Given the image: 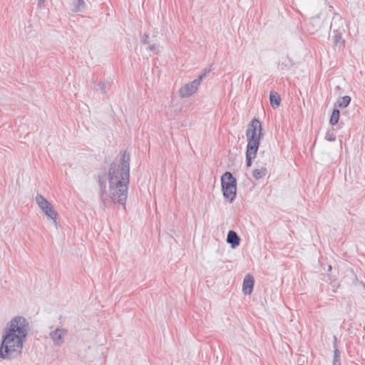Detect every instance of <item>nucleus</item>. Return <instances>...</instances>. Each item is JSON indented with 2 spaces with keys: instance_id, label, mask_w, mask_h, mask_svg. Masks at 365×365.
Returning a JSON list of instances; mask_svg holds the SVG:
<instances>
[{
  "instance_id": "nucleus-1",
  "label": "nucleus",
  "mask_w": 365,
  "mask_h": 365,
  "mask_svg": "<svg viewBox=\"0 0 365 365\" xmlns=\"http://www.w3.org/2000/svg\"><path fill=\"white\" fill-rule=\"evenodd\" d=\"M9 326L4 330L0 346V358L3 359H11L21 355L24 340L30 329L28 320L21 316L14 317Z\"/></svg>"
},
{
  "instance_id": "nucleus-30",
  "label": "nucleus",
  "mask_w": 365,
  "mask_h": 365,
  "mask_svg": "<svg viewBox=\"0 0 365 365\" xmlns=\"http://www.w3.org/2000/svg\"><path fill=\"white\" fill-rule=\"evenodd\" d=\"M210 72V69H205L204 72L202 74H205V77L207 76V73Z\"/></svg>"
},
{
  "instance_id": "nucleus-15",
  "label": "nucleus",
  "mask_w": 365,
  "mask_h": 365,
  "mask_svg": "<svg viewBox=\"0 0 365 365\" xmlns=\"http://www.w3.org/2000/svg\"><path fill=\"white\" fill-rule=\"evenodd\" d=\"M36 202L38 204L39 208L43 210L44 208L51 205L42 195L37 194L36 196Z\"/></svg>"
},
{
  "instance_id": "nucleus-2",
  "label": "nucleus",
  "mask_w": 365,
  "mask_h": 365,
  "mask_svg": "<svg viewBox=\"0 0 365 365\" xmlns=\"http://www.w3.org/2000/svg\"><path fill=\"white\" fill-rule=\"evenodd\" d=\"M130 154L125 150L120 157V163L113 162L109 168L108 180L109 183L130 182Z\"/></svg>"
},
{
  "instance_id": "nucleus-23",
  "label": "nucleus",
  "mask_w": 365,
  "mask_h": 365,
  "mask_svg": "<svg viewBox=\"0 0 365 365\" xmlns=\"http://www.w3.org/2000/svg\"><path fill=\"white\" fill-rule=\"evenodd\" d=\"M325 138L329 141H334L336 140V136L333 132L328 131L326 134Z\"/></svg>"
},
{
  "instance_id": "nucleus-32",
  "label": "nucleus",
  "mask_w": 365,
  "mask_h": 365,
  "mask_svg": "<svg viewBox=\"0 0 365 365\" xmlns=\"http://www.w3.org/2000/svg\"><path fill=\"white\" fill-rule=\"evenodd\" d=\"M331 269V265H329V271H330Z\"/></svg>"
},
{
  "instance_id": "nucleus-10",
  "label": "nucleus",
  "mask_w": 365,
  "mask_h": 365,
  "mask_svg": "<svg viewBox=\"0 0 365 365\" xmlns=\"http://www.w3.org/2000/svg\"><path fill=\"white\" fill-rule=\"evenodd\" d=\"M108 176L106 172H103L98 175V182L100 187V195L102 197L107 193L106 192V181Z\"/></svg>"
},
{
  "instance_id": "nucleus-18",
  "label": "nucleus",
  "mask_w": 365,
  "mask_h": 365,
  "mask_svg": "<svg viewBox=\"0 0 365 365\" xmlns=\"http://www.w3.org/2000/svg\"><path fill=\"white\" fill-rule=\"evenodd\" d=\"M267 173V170L265 168L261 169H255L252 172V176L255 179L259 180L265 176Z\"/></svg>"
},
{
  "instance_id": "nucleus-22",
  "label": "nucleus",
  "mask_w": 365,
  "mask_h": 365,
  "mask_svg": "<svg viewBox=\"0 0 365 365\" xmlns=\"http://www.w3.org/2000/svg\"><path fill=\"white\" fill-rule=\"evenodd\" d=\"M334 43L335 46H337L339 43H344V41L342 40L341 35L340 34H336L334 37Z\"/></svg>"
},
{
  "instance_id": "nucleus-31",
  "label": "nucleus",
  "mask_w": 365,
  "mask_h": 365,
  "mask_svg": "<svg viewBox=\"0 0 365 365\" xmlns=\"http://www.w3.org/2000/svg\"><path fill=\"white\" fill-rule=\"evenodd\" d=\"M332 365H341V361H339V362L333 361Z\"/></svg>"
},
{
  "instance_id": "nucleus-19",
  "label": "nucleus",
  "mask_w": 365,
  "mask_h": 365,
  "mask_svg": "<svg viewBox=\"0 0 365 365\" xmlns=\"http://www.w3.org/2000/svg\"><path fill=\"white\" fill-rule=\"evenodd\" d=\"M86 4L84 0H76L73 11L75 12H83L86 10Z\"/></svg>"
},
{
  "instance_id": "nucleus-21",
  "label": "nucleus",
  "mask_w": 365,
  "mask_h": 365,
  "mask_svg": "<svg viewBox=\"0 0 365 365\" xmlns=\"http://www.w3.org/2000/svg\"><path fill=\"white\" fill-rule=\"evenodd\" d=\"M256 157L255 154H252L250 153L246 152V165L247 167H250L252 163V160L255 159Z\"/></svg>"
},
{
  "instance_id": "nucleus-14",
  "label": "nucleus",
  "mask_w": 365,
  "mask_h": 365,
  "mask_svg": "<svg viewBox=\"0 0 365 365\" xmlns=\"http://www.w3.org/2000/svg\"><path fill=\"white\" fill-rule=\"evenodd\" d=\"M269 101L271 106L275 108L280 105L281 98L277 92L272 91L269 93Z\"/></svg>"
},
{
  "instance_id": "nucleus-12",
  "label": "nucleus",
  "mask_w": 365,
  "mask_h": 365,
  "mask_svg": "<svg viewBox=\"0 0 365 365\" xmlns=\"http://www.w3.org/2000/svg\"><path fill=\"white\" fill-rule=\"evenodd\" d=\"M41 211L46 215V216L47 217L48 219L52 220L53 221V222L55 223V225L57 224L56 220H57L58 214L56 212V210H54L52 205L47 207L46 208H44Z\"/></svg>"
},
{
  "instance_id": "nucleus-3",
  "label": "nucleus",
  "mask_w": 365,
  "mask_h": 365,
  "mask_svg": "<svg viewBox=\"0 0 365 365\" xmlns=\"http://www.w3.org/2000/svg\"><path fill=\"white\" fill-rule=\"evenodd\" d=\"M221 186L224 198L232 202L236 198L237 180L230 172L227 171L221 176Z\"/></svg>"
},
{
  "instance_id": "nucleus-25",
  "label": "nucleus",
  "mask_w": 365,
  "mask_h": 365,
  "mask_svg": "<svg viewBox=\"0 0 365 365\" xmlns=\"http://www.w3.org/2000/svg\"><path fill=\"white\" fill-rule=\"evenodd\" d=\"M148 48L150 51L157 53V46L155 44L149 46Z\"/></svg>"
},
{
  "instance_id": "nucleus-7",
  "label": "nucleus",
  "mask_w": 365,
  "mask_h": 365,
  "mask_svg": "<svg viewBox=\"0 0 365 365\" xmlns=\"http://www.w3.org/2000/svg\"><path fill=\"white\" fill-rule=\"evenodd\" d=\"M68 331L66 329L56 328L49 334L53 344L56 346H61L64 342V337Z\"/></svg>"
},
{
  "instance_id": "nucleus-11",
  "label": "nucleus",
  "mask_w": 365,
  "mask_h": 365,
  "mask_svg": "<svg viewBox=\"0 0 365 365\" xmlns=\"http://www.w3.org/2000/svg\"><path fill=\"white\" fill-rule=\"evenodd\" d=\"M227 242L234 249L240 245V238L235 231L230 230L227 234Z\"/></svg>"
},
{
  "instance_id": "nucleus-28",
  "label": "nucleus",
  "mask_w": 365,
  "mask_h": 365,
  "mask_svg": "<svg viewBox=\"0 0 365 365\" xmlns=\"http://www.w3.org/2000/svg\"><path fill=\"white\" fill-rule=\"evenodd\" d=\"M46 0H38V6L39 7H41L43 6L44 2L46 1Z\"/></svg>"
},
{
  "instance_id": "nucleus-17",
  "label": "nucleus",
  "mask_w": 365,
  "mask_h": 365,
  "mask_svg": "<svg viewBox=\"0 0 365 365\" xmlns=\"http://www.w3.org/2000/svg\"><path fill=\"white\" fill-rule=\"evenodd\" d=\"M339 115H340L339 110L336 108H334L331 115V118H330V120H329V123L331 125H336L339 122Z\"/></svg>"
},
{
  "instance_id": "nucleus-16",
  "label": "nucleus",
  "mask_w": 365,
  "mask_h": 365,
  "mask_svg": "<svg viewBox=\"0 0 365 365\" xmlns=\"http://www.w3.org/2000/svg\"><path fill=\"white\" fill-rule=\"evenodd\" d=\"M351 102V98L349 96H344L341 98H339L335 106H338L341 108H346L349 106Z\"/></svg>"
},
{
  "instance_id": "nucleus-5",
  "label": "nucleus",
  "mask_w": 365,
  "mask_h": 365,
  "mask_svg": "<svg viewBox=\"0 0 365 365\" xmlns=\"http://www.w3.org/2000/svg\"><path fill=\"white\" fill-rule=\"evenodd\" d=\"M205 78V74H200L196 79L189 83L182 86L179 90V95L182 98L191 96L198 89L202 80Z\"/></svg>"
},
{
  "instance_id": "nucleus-8",
  "label": "nucleus",
  "mask_w": 365,
  "mask_h": 365,
  "mask_svg": "<svg viewBox=\"0 0 365 365\" xmlns=\"http://www.w3.org/2000/svg\"><path fill=\"white\" fill-rule=\"evenodd\" d=\"M255 279L251 274H247L243 280L242 291L245 294H250L252 292Z\"/></svg>"
},
{
  "instance_id": "nucleus-26",
  "label": "nucleus",
  "mask_w": 365,
  "mask_h": 365,
  "mask_svg": "<svg viewBox=\"0 0 365 365\" xmlns=\"http://www.w3.org/2000/svg\"><path fill=\"white\" fill-rule=\"evenodd\" d=\"M334 356H340L339 348H336L335 350H334Z\"/></svg>"
},
{
  "instance_id": "nucleus-20",
  "label": "nucleus",
  "mask_w": 365,
  "mask_h": 365,
  "mask_svg": "<svg viewBox=\"0 0 365 365\" xmlns=\"http://www.w3.org/2000/svg\"><path fill=\"white\" fill-rule=\"evenodd\" d=\"M96 91H101L103 93H106V83L105 82L99 81L93 86Z\"/></svg>"
},
{
  "instance_id": "nucleus-9",
  "label": "nucleus",
  "mask_w": 365,
  "mask_h": 365,
  "mask_svg": "<svg viewBox=\"0 0 365 365\" xmlns=\"http://www.w3.org/2000/svg\"><path fill=\"white\" fill-rule=\"evenodd\" d=\"M247 145L246 152H250V153L256 155L259 145L260 138H247Z\"/></svg>"
},
{
  "instance_id": "nucleus-6",
  "label": "nucleus",
  "mask_w": 365,
  "mask_h": 365,
  "mask_svg": "<svg viewBox=\"0 0 365 365\" xmlns=\"http://www.w3.org/2000/svg\"><path fill=\"white\" fill-rule=\"evenodd\" d=\"M262 134V125L259 120L255 118L248 125V128L246 131L247 138H257Z\"/></svg>"
},
{
  "instance_id": "nucleus-29",
  "label": "nucleus",
  "mask_w": 365,
  "mask_h": 365,
  "mask_svg": "<svg viewBox=\"0 0 365 365\" xmlns=\"http://www.w3.org/2000/svg\"><path fill=\"white\" fill-rule=\"evenodd\" d=\"M333 361H336V362L340 361V356H334Z\"/></svg>"
},
{
  "instance_id": "nucleus-4",
  "label": "nucleus",
  "mask_w": 365,
  "mask_h": 365,
  "mask_svg": "<svg viewBox=\"0 0 365 365\" xmlns=\"http://www.w3.org/2000/svg\"><path fill=\"white\" fill-rule=\"evenodd\" d=\"M129 182H118L109 183V197L114 203H119L123 205L125 208V202L128 197Z\"/></svg>"
},
{
  "instance_id": "nucleus-24",
  "label": "nucleus",
  "mask_w": 365,
  "mask_h": 365,
  "mask_svg": "<svg viewBox=\"0 0 365 365\" xmlns=\"http://www.w3.org/2000/svg\"><path fill=\"white\" fill-rule=\"evenodd\" d=\"M148 39H149V36H148V35H147V34H144V36H143V43L144 44H148V43H149V42H148Z\"/></svg>"
},
{
  "instance_id": "nucleus-27",
  "label": "nucleus",
  "mask_w": 365,
  "mask_h": 365,
  "mask_svg": "<svg viewBox=\"0 0 365 365\" xmlns=\"http://www.w3.org/2000/svg\"><path fill=\"white\" fill-rule=\"evenodd\" d=\"M334 349H335L336 348H338V344H337V338L336 336H334Z\"/></svg>"
},
{
  "instance_id": "nucleus-13",
  "label": "nucleus",
  "mask_w": 365,
  "mask_h": 365,
  "mask_svg": "<svg viewBox=\"0 0 365 365\" xmlns=\"http://www.w3.org/2000/svg\"><path fill=\"white\" fill-rule=\"evenodd\" d=\"M294 63L292 60L289 56H285L282 58L281 61L278 63V68L280 70H288L292 66Z\"/></svg>"
}]
</instances>
